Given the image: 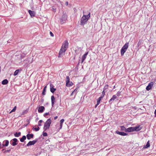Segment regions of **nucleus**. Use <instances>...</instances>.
Here are the masks:
<instances>
[{"label":"nucleus","mask_w":156,"mask_h":156,"mask_svg":"<svg viewBox=\"0 0 156 156\" xmlns=\"http://www.w3.org/2000/svg\"><path fill=\"white\" fill-rule=\"evenodd\" d=\"M90 13L89 12L87 15H83L80 21V25L83 26L86 24L88 20L90 18Z\"/></svg>","instance_id":"f257e3e1"},{"label":"nucleus","mask_w":156,"mask_h":156,"mask_svg":"<svg viewBox=\"0 0 156 156\" xmlns=\"http://www.w3.org/2000/svg\"><path fill=\"white\" fill-rule=\"evenodd\" d=\"M66 50V49H64L62 48H61L58 53V57L59 58L62 57L65 54Z\"/></svg>","instance_id":"f03ea898"},{"label":"nucleus","mask_w":156,"mask_h":156,"mask_svg":"<svg viewBox=\"0 0 156 156\" xmlns=\"http://www.w3.org/2000/svg\"><path fill=\"white\" fill-rule=\"evenodd\" d=\"M70 79L69 77L67 76L66 79V86L67 87H69L72 86L73 83L72 82H70Z\"/></svg>","instance_id":"7ed1b4c3"},{"label":"nucleus","mask_w":156,"mask_h":156,"mask_svg":"<svg viewBox=\"0 0 156 156\" xmlns=\"http://www.w3.org/2000/svg\"><path fill=\"white\" fill-rule=\"evenodd\" d=\"M67 15L66 13L63 12V14L60 20V22L61 23H64L67 19Z\"/></svg>","instance_id":"20e7f679"},{"label":"nucleus","mask_w":156,"mask_h":156,"mask_svg":"<svg viewBox=\"0 0 156 156\" xmlns=\"http://www.w3.org/2000/svg\"><path fill=\"white\" fill-rule=\"evenodd\" d=\"M69 43L67 41H65L63 44L62 46L61 47L62 48L64 49H66V50L68 47Z\"/></svg>","instance_id":"39448f33"},{"label":"nucleus","mask_w":156,"mask_h":156,"mask_svg":"<svg viewBox=\"0 0 156 156\" xmlns=\"http://www.w3.org/2000/svg\"><path fill=\"white\" fill-rule=\"evenodd\" d=\"M153 84L154 83L152 82H151L149 83L148 85L146 87V90L147 91H149L150 90L153 86Z\"/></svg>","instance_id":"423d86ee"},{"label":"nucleus","mask_w":156,"mask_h":156,"mask_svg":"<svg viewBox=\"0 0 156 156\" xmlns=\"http://www.w3.org/2000/svg\"><path fill=\"white\" fill-rule=\"evenodd\" d=\"M17 141V139L16 138H14L11 141L10 143L12 146H15L17 144V143H16Z\"/></svg>","instance_id":"0eeeda50"},{"label":"nucleus","mask_w":156,"mask_h":156,"mask_svg":"<svg viewBox=\"0 0 156 156\" xmlns=\"http://www.w3.org/2000/svg\"><path fill=\"white\" fill-rule=\"evenodd\" d=\"M37 140H33L32 141H30L27 144V146H29L30 145H33L37 142Z\"/></svg>","instance_id":"6e6552de"},{"label":"nucleus","mask_w":156,"mask_h":156,"mask_svg":"<svg viewBox=\"0 0 156 156\" xmlns=\"http://www.w3.org/2000/svg\"><path fill=\"white\" fill-rule=\"evenodd\" d=\"M28 12L31 17H33L35 16V12L34 11L29 10Z\"/></svg>","instance_id":"1a4fd4ad"},{"label":"nucleus","mask_w":156,"mask_h":156,"mask_svg":"<svg viewBox=\"0 0 156 156\" xmlns=\"http://www.w3.org/2000/svg\"><path fill=\"white\" fill-rule=\"evenodd\" d=\"M45 109V108L43 106H41L39 107L38 111L40 113H41L44 111V110Z\"/></svg>","instance_id":"9d476101"},{"label":"nucleus","mask_w":156,"mask_h":156,"mask_svg":"<svg viewBox=\"0 0 156 156\" xmlns=\"http://www.w3.org/2000/svg\"><path fill=\"white\" fill-rule=\"evenodd\" d=\"M133 127L134 131H139L140 130L142 129V127H140V125H138L137 126H135V127Z\"/></svg>","instance_id":"9b49d317"},{"label":"nucleus","mask_w":156,"mask_h":156,"mask_svg":"<svg viewBox=\"0 0 156 156\" xmlns=\"http://www.w3.org/2000/svg\"><path fill=\"white\" fill-rule=\"evenodd\" d=\"M50 87L51 92L52 93H54L56 89L55 88H54V85L52 84H50Z\"/></svg>","instance_id":"f8f14e48"},{"label":"nucleus","mask_w":156,"mask_h":156,"mask_svg":"<svg viewBox=\"0 0 156 156\" xmlns=\"http://www.w3.org/2000/svg\"><path fill=\"white\" fill-rule=\"evenodd\" d=\"M51 120L50 119H47V121L45 123V125H48V126H50V124L51 123Z\"/></svg>","instance_id":"ddd939ff"},{"label":"nucleus","mask_w":156,"mask_h":156,"mask_svg":"<svg viewBox=\"0 0 156 156\" xmlns=\"http://www.w3.org/2000/svg\"><path fill=\"white\" fill-rule=\"evenodd\" d=\"M88 54V52H86L85 54L83 55L82 58V62H83L86 58Z\"/></svg>","instance_id":"4468645a"},{"label":"nucleus","mask_w":156,"mask_h":156,"mask_svg":"<svg viewBox=\"0 0 156 156\" xmlns=\"http://www.w3.org/2000/svg\"><path fill=\"white\" fill-rule=\"evenodd\" d=\"M134 131L133 127H130L126 129V132H131Z\"/></svg>","instance_id":"2eb2a0df"},{"label":"nucleus","mask_w":156,"mask_h":156,"mask_svg":"<svg viewBox=\"0 0 156 156\" xmlns=\"http://www.w3.org/2000/svg\"><path fill=\"white\" fill-rule=\"evenodd\" d=\"M117 98V96L116 95H113L112 97L109 101V102H111L113 101L115 99Z\"/></svg>","instance_id":"dca6fc26"},{"label":"nucleus","mask_w":156,"mask_h":156,"mask_svg":"<svg viewBox=\"0 0 156 156\" xmlns=\"http://www.w3.org/2000/svg\"><path fill=\"white\" fill-rule=\"evenodd\" d=\"M27 139L28 140H30V138H33L34 137V135L32 134H28L27 135Z\"/></svg>","instance_id":"f3484780"},{"label":"nucleus","mask_w":156,"mask_h":156,"mask_svg":"<svg viewBox=\"0 0 156 156\" xmlns=\"http://www.w3.org/2000/svg\"><path fill=\"white\" fill-rule=\"evenodd\" d=\"M51 105L53 106H54L55 102V98L54 96H52L51 98Z\"/></svg>","instance_id":"a211bd4d"},{"label":"nucleus","mask_w":156,"mask_h":156,"mask_svg":"<svg viewBox=\"0 0 156 156\" xmlns=\"http://www.w3.org/2000/svg\"><path fill=\"white\" fill-rule=\"evenodd\" d=\"M126 50L127 49H126L123 48V47L122 48L121 51V54L122 55H124V53L126 51Z\"/></svg>","instance_id":"6ab92c4d"},{"label":"nucleus","mask_w":156,"mask_h":156,"mask_svg":"<svg viewBox=\"0 0 156 156\" xmlns=\"http://www.w3.org/2000/svg\"><path fill=\"white\" fill-rule=\"evenodd\" d=\"M118 134L123 136H125L127 135L128 134L124 132H120L118 131Z\"/></svg>","instance_id":"aec40b11"},{"label":"nucleus","mask_w":156,"mask_h":156,"mask_svg":"<svg viewBox=\"0 0 156 156\" xmlns=\"http://www.w3.org/2000/svg\"><path fill=\"white\" fill-rule=\"evenodd\" d=\"M64 121V120L63 119H61L60 121V129H61L62 128V126L63 123Z\"/></svg>","instance_id":"412c9836"},{"label":"nucleus","mask_w":156,"mask_h":156,"mask_svg":"<svg viewBox=\"0 0 156 156\" xmlns=\"http://www.w3.org/2000/svg\"><path fill=\"white\" fill-rule=\"evenodd\" d=\"M8 83V81L7 79L3 80L2 82V84L3 85H6Z\"/></svg>","instance_id":"4be33fe9"},{"label":"nucleus","mask_w":156,"mask_h":156,"mask_svg":"<svg viewBox=\"0 0 156 156\" xmlns=\"http://www.w3.org/2000/svg\"><path fill=\"white\" fill-rule=\"evenodd\" d=\"M26 137L25 136H23L22 138L20 139V141L21 142H23L24 140L26 139Z\"/></svg>","instance_id":"5701e85b"},{"label":"nucleus","mask_w":156,"mask_h":156,"mask_svg":"<svg viewBox=\"0 0 156 156\" xmlns=\"http://www.w3.org/2000/svg\"><path fill=\"white\" fill-rule=\"evenodd\" d=\"M103 97V96H101L97 99V103H98V105H99L100 104L101 100Z\"/></svg>","instance_id":"b1692460"},{"label":"nucleus","mask_w":156,"mask_h":156,"mask_svg":"<svg viewBox=\"0 0 156 156\" xmlns=\"http://www.w3.org/2000/svg\"><path fill=\"white\" fill-rule=\"evenodd\" d=\"M28 112V110L27 109L24 110L22 113L21 114V115L19 116H21L22 115H24L25 114H27V112Z\"/></svg>","instance_id":"393cba45"},{"label":"nucleus","mask_w":156,"mask_h":156,"mask_svg":"<svg viewBox=\"0 0 156 156\" xmlns=\"http://www.w3.org/2000/svg\"><path fill=\"white\" fill-rule=\"evenodd\" d=\"M50 9L51 10H52L53 12H55L56 11V8L54 6H53L51 7Z\"/></svg>","instance_id":"a878e982"},{"label":"nucleus","mask_w":156,"mask_h":156,"mask_svg":"<svg viewBox=\"0 0 156 156\" xmlns=\"http://www.w3.org/2000/svg\"><path fill=\"white\" fill-rule=\"evenodd\" d=\"M21 135V133L20 132H16L14 134V136L16 137H19Z\"/></svg>","instance_id":"bb28decb"},{"label":"nucleus","mask_w":156,"mask_h":156,"mask_svg":"<svg viewBox=\"0 0 156 156\" xmlns=\"http://www.w3.org/2000/svg\"><path fill=\"white\" fill-rule=\"evenodd\" d=\"M46 88H47V86H45L44 87V88L43 89V91L42 92V95H45V91H46Z\"/></svg>","instance_id":"cd10ccee"},{"label":"nucleus","mask_w":156,"mask_h":156,"mask_svg":"<svg viewBox=\"0 0 156 156\" xmlns=\"http://www.w3.org/2000/svg\"><path fill=\"white\" fill-rule=\"evenodd\" d=\"M5 142V144L4 145H3L4 146H7L9 144V141L8 140H6L4 141Z\"/></svg>","instance_id":"c85d7f7f"},{"label":"nucleus","mask_w":156,"mask_h":156,"mask_svg":"<svg viewBox=\"0 0 156 156\" xmlns=\"http://www.w3.org/2000/svg\"><path fill=\"white\" fill-rule=\"evenodd\" d=\"M49 127L50 126H48V125H46L44 124V130L46 131L47 129H48L49 128Z\"/></svg>","instance_id":"c756f323"},{"label":"nucleus","mask_w":156,"mask_h":156,"mask_svg":"<svg viewBox=\"0 0 156 156\" xmlns=\"http://www.w3.org/2000/svg\"><path fill=\"white\" fill-rule=\"evenodd\" d=\"M20 71H21V70H20L19 69L16 70L14 73V75L16 76L18 74Z\"/></svg>","instance_id":"7c9ffc66"},{"label":"nucleus","mask_w":156,"mask_h":156,"mask_svg":"<svg viewBox=\"0 0 156 156\" xmlns=\"http://www.w3.org/2000/svg\"><path fill=\"white\" fill-rule=\"evenodd\" d=\"M150 146L149 143V141H148L146 145L144 146L145 148H147L149 147Z\"/></svg>","instance_id":"2f4dec72"},{"label":"nucleus","mask_w":156,"mask_h":156,"mask_svg":"<svg viewBox=\"0 0 156 156\" xmlns=\"http://www.w3.org/2000/svg\"><path fill=\"white\" fill-rule=\"evenodd\" d=\"M128 43H126L123 46V48L127 49L128 46Z\"/></svg>","instance_id":"473e14b6"},{"label":"nucleus","mask_w":156,"mask_h":156,"mask_svg":"<svg viewBox=\"0 0 156 156\" xmlns=\"http://www.w3.org/2000/svg\"><path fill=\"white\" fill-rule=\"evenodd\" d=\"M77 88L75 90H74L71 93V96H73V94H74V92L76 91V94H77Z\"/></svg>","instance_id":"72a5a7b5"},{"label":"nucleus","mask_w":156,"mask_h":156,"mask_svg":"<svg viewBox=\"0 0 156 156\" xmlns=\"http://www.w3.org/2000/svg\"><path fill=\"white\" fill-rule=\"evenodd\" d=\"M32 129L33 130L35 131H37L39 130L40 128L39 127H38L37 128L33 127L32 128Z\"/></svg>","instance_id":"f704fd0d"},{"label":"nucleus","mask_w":156,"mask_h":156,"mask_svg":"<svg viewBox=\"0 0 156 156\" xmlns=\"http://www.w3.org/2000/svg\"><path fill=\"white\" fill-rule=\"evenodd\" d=\"M16 106H15L14 107V108L9 113H10L12 112H15L16 111Z\"/></svg>","instance_id":"c9c22d12"},{"label":"nucleus","mask_w":156,"mask_h":156,"mask_svg":"<svg viewBox=\"0 0 156 156\" xmlns=\"http://www.w3.org/2000/svg\"><path fill=\"white\" fill-rule=\"evenodd\" d=\"M121 130H125L126 132V128L124 126H121Z\"/></svg>","instance_id":"e433bc0d"},{"label":"nucleus","mask_w":156,"mask_h":156,"mask_svg":"<svg viewBox=\"0 0 156 156\" xmlns=\"http://www.w3.org/2000/svg\"><path fill=\"white\" fill-rule=\"evenodd\" d=\"M43 122L42 120H40L38 122V126H41V123L42 122Z\"/></svg>","instance_id":"4c0bfd02"},{"label":"nucleus","mask_w":156,"mask_h":156,"mask_svg":"<svg viewBox=\"0 0 156 156\" xmlns=\"http://www.w3.org/2000/svg\"><path fill=\"white\" fill-rule=\"evenodd\" d=\"M108 85H105L104 87V90H105L106 89H107L108 88Z\"/></svg>","instance_id":"58836bf2"},{"label":"nucleus","mask_w":156,"mask_h":156,"mask_svg":"<svg viewBox=\"0 0 156 156\" xmlns=\"http://www.w3.org/2000/svg\"><path fill=\"white\" fill-rule=\"evenodd\" d=\"M43 135L44 136H47V134L46 132H43Z\"/></svg>","instance_id":"ea45409f"},{"label":"nucleus","mask_w":156,"mask_h":156,"mask_svg":"<svg viewBox=\"0 0 156 156\" xmlns=\"http://www.w3.org/2000/svg\"><path fill=\"white\" fill-rule=\"evenodd\" d=\"M50 34L51 36H52V37L54 36V34L52 33L51 32V31L50 32Z\"/></svg>","instance_id":"a19ab883"},{"label":"nucleus","mask_w":156,"mask_h":156,"mask_svg":"<svg viewBox=\"0 0 156 156\" xmlns=\"http://www.w3.org/2000/svg\"><path fill=\"white\" fill-rule=\"evenodd\" d=\"M10 151V150H6L4 152V153H7V152H9Z\"/></svg>","instance_id":"79ce46f5"},{"label":"nucleus","mask_w":156,"mask_h":156,"mask_svg":"<svg viewBox=\"0 0 156 156\" xmlns=\"http://www.w3.org/2000/svg\"><path fill=\"white\" fill-rule=\"evenodd\" d=\"M105 90H103L102 92V94H103V96H104V95L105 94Z\"/></svg>","instance_id":"37998d69"},{"label":"nucleus","mask_w":156,"mask_h":156,"mask_svg":"<svg viewBox=\"0 0 156 156\" xmlns=\"http://www.w3.org/2000/svg\"><path fill=\"white\" fill-rule=\"evenodd\" d=\"M58 118V116H55L54 118V119L55 120H56V119H57V118Z\"/></svg>","instance_id":"c03bdc74"},{"label":"nucleus","mask_w":156,"mask_h":156,"mask_svg":"<svg viewBox=\"0 0 156 156\" xmlns=\"http://www.w3.org/2000/svg\"><path fill=\"white\" fill-rule=\"evenodd\" d=\"M66 5L67 6L68 5V2H66L65 3Z\"/></svg>","instance_id":"a18cd8bd"},{"label":"nucleus","mask_w":156,"mask_h":156,"mask_svg":"<svg viewBox=\"0 0 156 156\" xmlns=\"http://www.w3.org/2000/svg\"><path fill=\"white\" fill-rule=\"evenodd\" d=\"M154 114L155 115V116L156 117V109L155 110L154 112Z\"/></svg>","instance_id":"49530a36"},{"label":"nucleus","mask_w":156,"mask_h":156,"mask_svg":"<svg viewBox=\"0 0 156 156\" xmlns=\"http://www.w3.org/2000/svg\"><path fill=\"white\" fill-rule=\"evenodd\" d=\"M98 105H98V103H97V104L95 106V108H96V107Z\"/></svg>","instance_id":"de8ad7c7"},{"label":"nucleus","mask_w":156,"mask_h":156,"mask_svg":"<svg viewBox=\"0 0 156 156\" xmlns=\"http://www.w3.org/2000/svg\"><path fill=\"white\" fill-rule=\"evenodd\" d=\"M49 113H46L45 114L46 115H48Z\"/></svg>","instance_id":"09e8293b"},{"label":"nucleus","mask_w":156,"mask_h":156,"mask_svg":"<svg viewBox=\"0 0 156 156\" xmlns=\"http://www.w3.org/2000/svg\"><path fill=\"white\" fill-rule=\"evenodd\" d=\"M115 133H117V131H115Z\"/></svg>","instance_id":"8fccbe9b"},{"label":"nucleus","mask_w":156,"mask_h":156,"mask_svg":"<svg viewBox=\"0 0 156 156\" xmlns=\"http://www.w3.org/2000/svg\"><path fill=\"white\" fill-rule=\"evenodd\" d=\"M20 57H21V55L20 56Z\"/></svg>","instance_id":"3c124183"}]
</instances>
